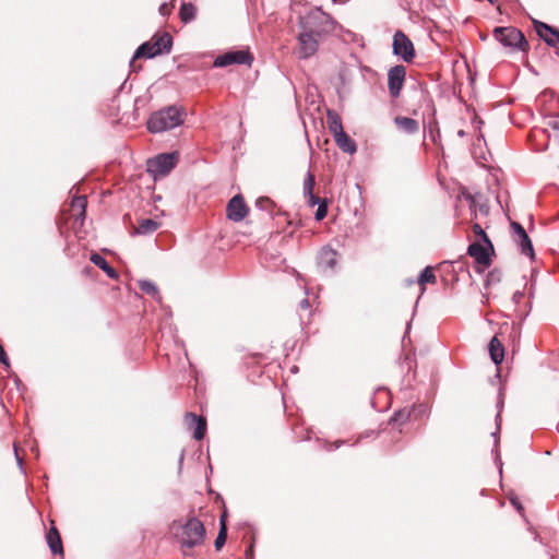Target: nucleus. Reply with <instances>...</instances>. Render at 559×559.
Wrapping results in <instances>:
<instances>
[{"mask_svg": "<svg viewBox=\"0 0 559 559\" xmlns=\"http://www.w3.org/2000/svg\"><path fill=\"white\" fill-rule=\"evenodd\" d=\"M205 527L198 518H190L181 525L179 538L180 550L183 556H190L191 549L201 546L205 539Z\"/></svg>", "mask_w": 559, "mask_h": 559, "instance_id": "nucleus-1", "label": "nucleus"}, {"mask_svg": "<svg viewBox=\"0 0 559 559\" xmlns=\"http://www.w3.org/2000/svg\"><path fill=\"white\" fill-rule=\"evenodd\" d=\"M173 46V36L164 32L162 34L156 33L153 37L141 44L133 53L130 62V67L134 68V61L139 58L152 59L156 56L169 52Z\"/></svg>", "mask_w": 559, "mask_h": 559, "instance_id": "nucleus-2", "label": "nucleus"}, {"mask_svg": "<svg viewBox=\"0 0 559 559\" xmlns=\"http://www.w3.org/2000/svg\"><path fill=\"white\" fill-rule=\"evenodd\" d=\"M333 22L324 12L318 10L309 13L301 23V31L321 39L332 31Z\"/></svg>", "mask_w": 559, "mask_h": 559, "instance_id": "nucleus-3", "label": "nucleus"}, {"mask_svg": "<svg viewBox=\"0 0 559 559\" xmlns=\"http://www.w3.org/2000/svg\"><path fill=\"white\" fill-rule=\"evenodd\" d=\"M492 35L502 46L520 51L528 50V43L523 33L513 26H498Z\"/></svg>", "mask_w": 559, "mask_h": 559, "instance_id": "nucleus-4", "label": "nucleus"}, {"mask_svg": "<svg viewBox=\"0 0 559 559\" xmlns=\"http://www.w3.org/2000/svg\"><path fill=\"white\" fill-rule=\"evenodd\" d=\"M147 130L151 133H162L175 128V105L151 114L146 121Z\"/></svg>", "mask_w": 559, "mask_h": 559, "instance_id": "nucleus-5", "label": "nucleus"}, {"mask_svg": "<svg viewBox=\"0 0 559 559\" xmlns=\"http://www.w3.org/2000/svg\"><path fill=\"white\" fill-rule=\"evenodd\" d=\"M175 167V151L159 154L146 160V170L154 180L167 176Z\"/></svg>", "mask_w": 559, "mask_h": 559, "instance_id": "nucleus-6", "label": "nucleus"}, {"mask_svg": "<svg viewBox=\"0 0 559 559\" xmlns=\"http://www.w3.org/2000/svg\"><path fill=\"white\" fill-rule=\"evenodd\" d=\"M392 48L393 53L405 62H411L415 57L414 45L402 31H396L393 35Z\"/></svg>", "mask_w": 559, "mask_h": 559, "instance_id": "nucleus-7", "label": "nucleus"}, {"mask_svg": "<svg viewBox=\"0 0 559 559\" xmlns=\"http://www.w3.org/2000/svg\"><path fill=\"white\" fill-rule=\"evenodd\" d=\"M253 61V56L249 50H235L228 51L224 55L218 56L214 60V67L216 68H225L230 64H247L251 66Z\"/></svg>", "mask_w": 559, "mask_h": 559, "instance_id": "nucleus-8", "label": "nucleus"}, {"mask_svg": "<svg viewBox=\"0 0 559 559\" xmlns=\"http://www.w3.org/2000/svg\"><path fill=\"white\" fill-rule=\"evenodd\" d=\"M406 68L403 64L392 67L388 72V90L392 98H397L404 86Z\"/></svg>", "mask_w": 559, "mask_h": 559, "instance_id": "nucleus-9", "label": "nucleus"}, {"mask_svg": "<svg viewBox=\"0 0 559 559\" xmlns=\"http://www.w3.org/2000/svg\"><path fill=\"white\" fill-rule=\"evenodd\" d=\"M298 47L296 55L299 59H309L314 56L319 49V39L301 31L297 37Z\"/></svg>", "mask_w": 559, "mask_h": 559, "instance_id": "nucleus-10", "label": "nucleus"}, {"mask_svg": "<svg viewBox=\"0 0 559 559\" xmlns=\"http://www.w3.org/2000/svg\"><path fill=\"white\" fill-rule=\"evenodd\" d=\"M249 209L241 194L233 197L226 207L227 218L233 222H241L248 214Z\"/></svg>", "mask_w": 559, "mask_h": 559, "instance_id": "nucleus-11", "label": "nucleus"}, {"mask_svg": "<svg viewBox=\"0 0 559 559\" xmlns=\"http://www.w3.org/2000/svg\"><path fill=\"white\" fill-rule=\"evenodd\" d=\"M185 425L188 430L192 432L195 440H202L206 432V419L203 416H198L194 413H187L185 416Z\"/></svg>", "mask_w": 559, "mask_h": 559, "instance_id": "nucleus-12", "label": "nucleus"}, {"mask_svg": "<svg viewBox=\"0 0 559 559\" xmlns=\"http://www.w3.org/2000/svg\"><path fill=\"white\" fill-rule=\"evenodd\" d=\"M535 29L540 38L549 46V47H558L559 46V31L549 26L548 24L534 21Z\"/></svg>", "mask_w": 559, "mask_h": 559, "instance_id": "nucleus-13", "label": "nucleus"}, {"mask_svg": "<svg viewBox=\"0 0 559 559\" xmlns=\"http://www.w3.org/2000/svg\"><path fill=\"white\" fill-rule=\"evenodd\" d=\"M467 253L475 259L479 265L488 267L491 263L489 246L479 242H473L467 248Z\"/></svg>", "mask_w": 559, "mask_h": 559, "instance_id": "nucleus-14", "label": "nucleus"}, {"mask_svg": "<svg viewBox=\"0 0 559 559\" xmlns=\"http://www.w3.org/2000/svg\"><path fill=\"white\" fill-rule=\"evenodd\" d=\"M337 251L333 248L325 246L318 254V264L324 269L333 270L337 263Z\"/></svg>", "mask_w": 559, "mask_h": 559, "instance_id": "nucleus-15", "label": "nucleus"}, {"mask_svg": "<svg viewBox=\"0 0 559 559\" xmlns=\"http://www.w3.org/2000/svg\"><path fill=\"white\" fill-rule=\"evenodd\" d=\"M316 185L314 175L309 170L304 179L302 193L309 206H314L319 203V197L313 193Z\"/></svg>", "mask_w": 559, "mask_h": 559, "instance_id": "nucleus-16", "label": "nucleus"}, {"mask_svg": "<svg viewBox=\"0 0 559 559\" xmlns=\"http://www.w3.org/2000/svg\"><path fill=\"white\" fill-rule=\"evenodd\" d=\"M46 540H47V545H48L50 551L53 555H57V554L62 555L63 554L62 540H61L58 530L55 526H51L48 530V532L46 534Z\"/></svg>", "mask_w": 559, "mask_h": 559, "instance_id": "nucleus-17", "label": "nucleus"}, {"mask_svg": "<svg viewBox=\"0 0 559 559\" xmlns=\"http://www.w3.org/2000/svg\"><path fill=\"white\" fill-rule=\"evenodd\" d=\"M90 260L93 264H95L102 271H104L108 277L112 280H117L119 277L118 272L108 263V261L102 254L93 252L90 257Z\"/></svg>", "mask_w": 559, "mask_h": 559, "instance_id": "nucleus-18", "label": "nucleus"}, {"mask_svg": "<svg viewBox=\"0 0 559 559\" xmlns=\"http://www.w3.org/2000/svg\"><path fill=\"white\" fill-rule=\"evenodd\" d=\"M394 123L399 130L406 134H415L419 130L418 121L409 117L396 116L394 118Z\"/></svg>", "mask_w": 559, "mask_h": 559, "instance_id": "nucleus-19", "label": "nucleus"}, {"mask_svg": "<svg viewBox=\"0 0 559 559\" xmlns=\"http://www.w3.org/2000/svg\"><path fill=\"white\" fill-rule=\"evenodd\" d=\"M489 354L495 365H500L504 358V347L497 336L489 342Z\"/></svg>", "mask_w": 559, "mask_h": 559, "instance_id": "nucleus-20", "label": "nucleus"}, {"mask_svg": "<svg viewBox=\"0 0 559 559\" xmlns=\"http://www.w3.org/2000/svg\"><path fill=\"white\" fill-rule=\"evenodd\" d=\"M178 15L182 23H190L195 19L197 8L190 0H181Z\"/></svg>", "mask_w": 559, "mask_h": 559, "instance_id": "nucleus-21", "label": "nucleus"}, {"mask_svg": "<svg viewBox=\"0 0 559 559\" xmlns=\"http://www.w3.org/2000/svg\"><path fill=\"white\" fill-rule=\"evenodd\" d=\"M326 122H328V128L333 136H336V135L341 134L342 132H344L342 119L335 110H332V109L328 110Z\"/></svg>", "mask_w": 559, "mask_h": 559, "instance_id": "nucleus-22", "label": "nucleus"}, {"mask_svg": "<svg viewBox=\"0 0 559 559\" xmlns=\"http://www.w3.org/2000/svg\"><path fill=\"white\" fill-rule=\"evenodd\" d=\"M337 146L345 153L354 154L357 151V145L354 140H352L345 131L341 134L333 136Z\"/></svg>", "mask_w": 559, "mask_h": 559, "instance_id": "nucleus-23", "label": "nucleus"}, {"mask_svg": "<svg viewBox=\"0 0 559 559\" xmlns=\"http://www.w3.org/2000/svg\"><path fill=\"white\" fill-rule=\"evenodd\" d=\"M139 287L144 294L150 295L153 299L160 302L162 297L155 283L148 280H142L139 282Z\"/></svg>", "mask_w": 559, "mask_h": 559, "instance_id": "nucleus-24", "label": "nucleus"}, {"mask_svg": "<svg viewBox=\"0 0 559 559\" xmlns=\"http://www.w3.org/2000/svg\"><path fill=\"white\" fill-rule=\"evenodd\" d=\"M158 228V223L152 218L142 219L138 227L135 228V233L138 235H148L154 233Z\"/></svg>", "mask_w": 559, "mask_h": 559, "instance_id": "nucleus-25", "label": "nucleus"}, {"mask_svg": "<svg viewBox=\"0 0 559 559\" xmlns=\"http://www.w3.org/2000/svg\"><path fill=\"white\" fill-rule=\"evenodd\" d=\"M418 284L421 286V292H425V284L431 283L435 284L437 282V277L433 273L432 266L428 265L426 266L419 274Z\"/></svg>", "mask_w": 559, "mask_h": 559, "instance_id": "nucleus-26", "label": "nucleus"}, {"mask_svg": "<svg viewBox=\"0 0 559 559\" xmlns=\"http://www.w3.org/2000/svg\"><path fill=\"white\" fill-rule=\"evenodd\" d=\"M515 241L522 254L527 255L531 259H534L535 252L528 235L524 236L521 239H515Z\"/></svg>", "mask_w": 559, "mask_h": 559, "instance_id": "nucleus-27", "label": "nucleus"}, {"mask_svg": "<svg viewBox=\"0 0 559 559\" xmlns=\"http://www.w3.org/2000/svg\"><path fill=\"white\" fill-rule=\"evenodd\" d=\"M226 538H227V527L225 524V514H223L221 516V528H219L216 539L214 542V547L216 550H219L224 546Z\"/></svg>", "mask_w": 559, "mask_h": 559, "instance_id": "nucleus-28", "label": "nucleus"}, {"mask_svg": "<svg viewBox=\"0 0 559 559\" xmlns=\"http://www.w3.org/2000/svg\"><path fill=\"white\" fill-rule=\"evenodd\" d=\"M71 206L73 210H79V217L84 218L86 214L87 199L85 195L75 197L72 199Z\"/></svg>", "mask_w": 559, "mask_h": 559, "instance_id": "nucleus-29", "label": "nucleus"}, {"mask_svg": "<svg viewBox=\"0 0 559 559\" xmlns=\"http://www.w3.org/2000/svg\"><path fill=\"white\" fill-rule=\"evenodd\" d=\"M502 271L500 269H493L491 270L486 277L485 286L488 287L490 285H496L501 282L502 280Z\"/></svg>", "mask_w": 559, "mask_h": 559, "instance_id": "nucleus-30", "label": "nucleus"}, {"mask_svg": "<svg viewBox=\"0 0 559 559\" xmlns=\"http://www.w3.org/2000/svg\"><path fill=\"white\" fill-rule=\"evenodd\" d=\"M411 409L402 408L396 411L391 417V421L397 423L400 425L405 424L411 417Z\"/></svg>", "mask_w": 559, "mask_h": 559, "instance_id": "nucleus-31", "label": "nucleus"}, {"mask_svg": "<svg viewBox=\"0 0 559 559\" xmlns=\"http://www.w3.org/2000/svg\"><path fill=\"white\" fill-rule=\"evenodd\" d=\"M255 206L259 209V210H262V211H266L269 213H272L273 212V209L275 206L274 202L266 198V197H261L259 198L257 201H255Z\"/></svg>", "mask_w": 559, "mask_h": 559, "instance_id": "nucleus-32", "label": "nucleus"}, {"mask_svg": "<svg viewBox=\"0 0 559 559\" xmlns=\"http://www.w3.org/2000/svg\"><path fill=\"white\" fill-rule=\"evenodd\" d=\"M473 233L481 238V240L484 241L485 245L489 246L491 252H493V246H492V242L490 241L489 237L487 236V234L485 233V230L481 228V226L479 224H474L473 225Z\"/></svg>", "mask_w": 559, "mask_h": 559, "instance_id": "nucleus-33", "label": "nucleus"}, {"mask_svg": "<svg viewBox=\"0 0 559 559\" xmlns=\"http://www.w3.org/2000/svg\"><path fill=\"white\" fill-rule=\"evenodd\" d=\"M316 205H318V209L316 211L314 218L317 221H322L326 216V214H328V203H326V200H321L319 198V203H317Z\"/></svg>", "mask_w": 559, "mask_h": 559, "instance_id": "nucleus-34", "label": "nucleus"}, {"mask_svg": "<svg viewBox=\"0 0 559 559\" xmlns=\"http://www.w3.org/2000/svg\"><path fill=\"white\" fill-rule=\"evenodd\" d=\"M510 227L514 231L515 239H521V238H523L524 236L527 235L525 229H524V227L520 223H518V222H512L510 224Z\"/></svg>", "mask_w": 559, "mask_h": 559, "instance_id": "nucleus-35", "label": "nucleus"}, {"mask_svg": "<svg viewBox=\"0 0 559 559\" xmlns=\"http://www.w3.org/2000/svg\"><path fill=\"white\" fill-rule=\"evenodd\" d=\"M510 227L514 231L515 239H521V238H523L524 236L527 235L525 229H524V227L520 223H518V222H512L510 224Z\"/></svg>", "mask_w": 559, "mask_h": 559, "instance_id": "nucleus-36", "label": "nucleus"}, {"mask_svg": "<svg viewBox=\"0 0 559 559\" xmlns=\"http://www.w3.org/2000/svg\"><path fill=\"white\" fill-rule=\"evenodd\" d=\"M510 227L514 231L515 239H521V238H523L524 236L527 235L525 229H524V227L520 223H518V222H512L510 224Z\"/></svg>", "mask_w": 559, "mask_h": 559, "instance_id": "nucleus-37", "label": "nucleus"}, {"mask_svg": "<svg viewBox=\"0 0 559 559\" xmlns=\"http://www.w3.org/2000/svg\"><path fill=\"white\" fill-rule=\"evenodd\" d=\"M546 126L555 131H559V115H550L546 118Z\"/></svg>", "mask_w": 559, "mask_h": 559, "instance_id": "nucleus-38", "label": "nucleus"}, {"mask_svg": "<svg viewBox=\"0 0 559 559\" xmlns=\"http://www.w3.org/2000/svg\"><path fill=\"white\" fill-rule=\"evenodd\" d=\"M187 112L182 107H177V128L185 123Z\"/></svg>", "mask_w": 559, "mask_h": 559, "instance_id": "nucleus-39", "label": "nucleus"}, {"mask_svg": "<svg viewBox=\"0 0 559 559\" xmlns=\"http://www.w3.org/2000/svg\"><path fill=\"white\" fill-rule=\"evenodd\" d=\"M524 298V293L522 290H516L513 295H512V301L514 304H520L521 300Z\"/></svg>", "mask_w": 559, "mask_h": 559, "instance_id": "nucleus-40", "label": "nucleus"}, {"mask_svg": "<svg viewBox=\"0 0 559 559\" xmlns=\"http://www.w3.org/2000/svg\"><path fill=\"white\" fill-rule=\"evenodd\" d=\"M14 454H15V460H16V463L21 469V472H24L23 469V460L22 457L19 455V452H17V448L16 445L14 444Z\"/></svg>", "mask_w": 559, "mask_h": 559, "instance_id": "nucleus-41", "label": "nucleus"}, {"mask_svg": "<svg viewBox=\"0 0 559 559\" xmlns=\"http://www.w3.org/2000/svg\"><path fill=\"white\" fill-rule=\"evenodd\" d=\"M158 10H159L160 15H163V16L166 14H169L168 5L165 2L159 5Z\"/></svg>", "mask_w": 559, "mask_h": 559, "instance_id": "nucleus-42", "label": "nucleus"}, {"mask_svg": "<svg viewBox=\"0 0 559 559\" xmlns=\"http://www.w3.org/2000/svg\"><path fill=\"white\" fill-rule=\"evenodd\" d=\"M495 461H496V464L499 467V473L501 474L502 473V462H501V459H500V456L498 454V450L497 449H496V459H495Z\"/></svg>", "mask_w": 559, "mask_h": 559, "instance_id": "nucleus-43", "label": "nucleus"}, {"mask_svg": "<svg viewBox=\"0 0 559 559\" xmlns=\"http://www.w3.org/2000/svg\"><path fill=\"white\" fill-rule=\"evenodd\" d=\"M299 307L301 309H308L310 307V304H309V300L307 298H304L300 302H299Z\"/></svg>", "mask_w": 559, "mask_h": 559, "instance_id": "nucleus-44", "label": "nucleus"}, {"mask_svg": "<svg viewBox=\"0 0 559 559\" xmlns=\"http://www.w3.org/2000/svg\"><path fill=\"white\" fill-rule=\"evenodd\" d=\"M511 503L519 512L523 511L522 504L516 499H511Z\"/></svg>", "mask_w": 559, "mask_h": 559, "instance_id": "nucleus-45", "label": "nucleus"}, {"mask_svg": "<svg viewBox=\"0 0 559 559\" xmlns=\"http://www.w3.org/2000/svg\"><path fill=\"white\" fill-rule=\"evenodd\" d=\"M502 406H503V400H502V397L500 396V397H499V401H498V403H497V407H498V409L500 411V409L502 408ZM499 416H500V412L498 413V417H499Z\"/></svg>", "mask_w": 559, "mask_h": 559, "instance_id": "nucleus-46", "label": "nucleus"}, {"mask_svg": "<svg viewBox=\"0 0 559 559\" xmlns=\"http://www.w3.org/2000/svg\"><path fill=\"white\" fill-rule=\"evenodd\" d=\"M457 135H459L460 138H464V136L466 135V132H465L464 130H459V131H457Z\"/></svg>", "mask_w": 559, "mask_h": 559, "instance_id": "nucleus-47", "label": "nucleus"}, {"mask_svg": "<svg viewBox=\"0 0 559 559\" xmlns=\"http://www.w3.org/2000/svg\"><path fill=\"white\" fill-rule=\"evenodd\" d=\"M179 136H183V139L186 140V135H185L183 131H180L179 134H176V138H179Z\"/></svg>", "mask_w": 559, "mask_h": 559, "instance_id": "nucleus-48", "label": "nucleus"}, {"mask_svg": "<svg viewBox=\"0 0 559 559\" xmlns=\"http://www.w3.org/2000/svg\"><path fill=\"white\" fill-rule=\"evenodd\" d=\"M179 136H183V139L186 140V135H185L183 131H180L179 134H176V138H179Z\"/></svg>", "mask_w": 559, "mask_h": 559, "instance_id": "nucleus-49", "label": "nucleus"}, {"mask_svg": "<svg viewBox=\"0 0 559 559\" xmlns=\"http://www.w3.org/2000/svg\"><path fill=\"white\" fill-rule=\"evenodd\" d=\"M342 443H343V441H337V442L335 443V447H334V448H335V449H338V448L341 447V444H342Z\"/></svg>", "mask_w": 559, "mask_h": 559, "instance_id": "nucleus-50", "label": "nucleus"}, {"mask_svg": "<svg viewBox=\"0 0 559 559\" xmlns=\"http://www.w3.org/2000/svg\"><path fill=\"white\" fill-rule=\"evenodd\" d=\"M492 436H493L495 438H497V433H496V432H492ZM497 447H498V439H496V448H497Z\"/></svg>", "mask_w": 559, "mask_h": 559, "instance_id": "nucleus-51", "label": "nucleus"}, {"mask_svg": "<svg viewBox=\"0 0 559 559\" xmlns=\"http://www.w3.org/2000/svg\"><path fill=\"white\" fill-rule=\"evenodd\" d=\"M249 552H252V549H249V551H246V555L249 556Z\"/></svg>", "mask_w": 559, "mask_h": 559, "instance_id": "nucleus-52", "label": "nucleus"}, {"mask_svg": "<svg viewBox=\"0 0 559 559\" xmlns=\"http://www.w3.org/2000/svg\"><path fill=\"white\" fill-rule=\"evenodd\" d=\"M249 552H252V549H249V551H246V555L249 556Z\"/></svg>", "mask_w": 559, "mask_h": 559, "instance_id": "nucleus-53", "label": "nucleus"}, {"mask_svg": "<svg viewBox=\"0 0 559 559\" xmlns=\"http://www.w3.org/2000/svg\"><path fill=\"white\" fill-rule=\"evenodd\" d=\"M174 1H175V0H170V5H171V7H174Z\"/></svg>", "mask_w": 559, "mask_h": 559, "instance_id": "nucleus-54", "label": "nucleus"}, {"mask_svg": "<svg viewBox=\"0 0 559 559\" xmlns=\"http://www.w3.org/2000/svg\"><path fill=\"white\" fill-rule=\"evenodd\" d=\"M488 1L491 2V3L493 2V0H488Z\"/></svg>", "mask_w": 559, "mask_h": 559, "instance_id": "nucleus-55", "label": "nucleus"}]
</instances>
